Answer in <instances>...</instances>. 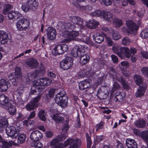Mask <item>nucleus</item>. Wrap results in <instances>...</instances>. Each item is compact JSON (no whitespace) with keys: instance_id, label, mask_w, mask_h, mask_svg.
<instances>
[{"instance_id":"nucleus-1","label":"nucleus","mask_w":148,"mask_h":148,"mask_svg":"<svg viewBox=\"0 0 148 148\" xmlns=\"http://www.w3.org/2000/svg\"><path fill=\"white\" fill-rule=\"evenodd\" d=\"M112 50L122 59L126 58H129L131 56L129 49L126 47H119L118 44H114L112 47Z\"/></svg>"},{"instance_id":"nucleus-2","label":"nucleus","mask_w":148,"mask_h":148,"mask_svg":"<svg viewBox=\"0 0 148 148\" xmlns=\"http://www.w3.org/2000/svg\"><path fill=\"white\" fill-rule=\"evenodd\" d=\"M55 100L56 103L62 108L66 106L67 104V97L62 92H60L57 94L55 98Z\"/></svg>"},{"instance_id":"nucleus-3","label":"nucleus","mask_w":148,"mask_h":148,"mask_svg":"<svg viewBox=\"0 0 148 148\" xmlns=\"http://www.w3.org/2000/svg\"><path fill=\"white\" fill-rule=\"evenodd\" d=\"M38 3L36 0H27L25 5H22V9L25 12L29 10H35L38 6Z\"/></svg>"},{"instance_id":"nucleus-4","label":"nucleus","mask_w":148,"mask_h":148,"mask_svg":"<svg viewBox=\"0 0 148 148\" xmlns=\"http://www.w3.org/2000/svg\"><path fill=\"white\" fill-rule=\"evenodd\" d=\"M73 64V59L70 56H66L65 58L60 63V67L64 70H67Z\"/></svg>"},{"instance_id":"nucleus-5","label":"nucleus","mask_w":148,"mask_h":148,"mask_svg":"<svg viewBox=\"0 0 148 148\" xmlns=\"http://www.w3.org/2000/svg\"><path fill=\"white\" fill-rule=\"evenodd\" d=\"M29 24V20L27 18H23L19 20L16 24L17 27L20 30H25Z\"/></svg>"},{"instance_id":"nucleus-6","label":"nucleus","mask_w":148,"mask_h":148,"mask_svg":"<svg viewBox=\"0 0 148 148\" xmlns=\"http://www.w3.org/2000/svg\"><path fill=\"white\" fill-rule=\"evenodd\" d=\"M75 27V26L73 24L62 21L58 22L57 27L58 29L60 31H63L67 29H73Z\"/></svg>"},{"instance_id":"nucleus-7","label":"nucleus","mask_w":148,"mask_h":148,"mask_svg":"<svg viewBox=\"0 0 148 148\" xmlns=\"http://www.w3.org/2000/svg\"><path fill=\"white\" fill-rule=\"evenodd\" d=\"M126 25L127 28L128 33L130 34H133L136 32L138 28V26L132 20L126 21Z\"/></svg>"},{"instance_id":"nucleus-8","label":"nucleus","mask_w":148,"mask_h":148,"mask_svg":"<svg viewBox=\"0 0 148 148\" xmlns=\"http://www.w3.org/2000/svg\"><path fill=\"white\" fill-rule=\"evenodd\" d=\"M6 132L7 134L12 138H16L18 136V132L16 128L12 126L6 127Z\"/></svg>"},{"instance_id":"nucleus-9","label":"nucleus","mask_w":148,"mask_h":148,"mask_svg":"<svg viewBox=\"0 0 148 148\" xmlns=\"http://www.w3.org/2000/svg\"><path fill=\"white\" fill-rule=\"evenodd\" d=\"M51 80L48 78L46 77H42L34 81V84L38 86L42 85L44 86H48L51 83Z\"/></svg>"},{"instance_id":"nucleus-10","label":"nucleus","mask_w":148,"mask_h":148,"mask_svg":"<svg viewBox=\"0 0 148 148\" xmlns=\"http://www.w3.org/2000/svg\"><path fill=\"white\" fill-rule=\"evenodd\" d=\"M42 134L39 131L34 130L32 132L30 135V139L33 141L40 140L43 137Z\"/></svg>"},{"instance_id":"nucleus-11","label":"nucleus","mask_w":148,"mask_h":148,"mask_svg":"<svg viewBox=\"0 0 148 148\" xmlns=\"http://www.w3.org/2000/svg\"><path fill=\"white\" fill-rule=\"evenodd\" d=\"M69 20L74 24H76L82 27L83 24V19L76 16H71L69 17Z\"/></svg>"},{"instance_id":"nucleus-12","label":"nucleus","mask_w":148,"mask_h":148,"mask_svg":"<svg viewBox=\"0 0 148 148\" xmlns=\"http://www.w3.org/2000/svg\"><path fill=\"white\" fill-rule=\"evenodd\" d=\"M26 64L30 68L34 69L37 67L39 63L37 60L34 58H30L26 61Z\"/></svg>"},{"instance_id":"nucleus-13","label":"nucleus","mask_w":148,"mask_h":148,"mask_svg":"<svg viewBox=\"0 0 148 148\" xmlns=\"http://www.w3.org/2000/svg\"><path fill=\"white\" fill-rule=\"evenodd\" d=\"M8 39V34L3 31H0V43L2 44H7Z\"/></svg>"},{"instance_id":"nucleus-14","label":"nucleus","mask_w":148,"mask_h":148,"mask_svg":"<svg viewBox=\"0 0 148 148\" xmlns=\"http://www.w3.org/2000/svg\"><path fill=\"white\" fill-rule=\"evenodd\" d=\"M8 98L4 95H0V104L4 106V108H6L10 104L8 102Z\"/></svg>"},{"instance_id":"nucleus-15","label":"nucleus","mask_w":148,"mask_h":148,"mask_svg":"<svg viewBox=\"0 0 148 148\" xmlns=\"http://www.w3.org/2000/svg\"><path fill=\"white\" fill-rule=\"evenodd\" d=\"M47 34L48 38L50 40H53L56 37V30L52 27H49L47 29Z\"/></svg>"},{"instance_id":"nucleus-16","label":"nucleus","mask_w":148,"mask_h":148,"mask_svg":"<svg viewBox=\"0 0 148 148\" xmlns=\"http://www.w3.org/2000/svg\"><path fill=\"white\" fill-rule=\"evenodd\" d=\"M147 87L146 84L144 83L142 86H140V88L138 89L135 94L136 97H140L144 95L145 90Z\"/></svg>"},{"instance_id":"nucleus-17","label":"nucleus","mask_w":148,"mask_h":148,"mask_svg":"<svg viewBox=\"0 0 148 148\" xmlns=\"http://www.w3.org/2000/svg\"><path fill=\"white\" fill-rule=\"evenodd\" d=\"M109 93L107 90L105 88L103 91L102 90H99L97 94V97L100 99H105Z\"/></svg>"},{"instance_id":"nucleus-18","label":"nucleus","mask_w":148,"mask_h":148,"mask_svg":"<svg viewBox=\"0 0 148 148\" xmlns=\"http://www.w3.org/2000/svg\"><path fill=\"white\" fill-rule=\"evenodd\" d=\"M71 53V55L76 58L79 57L81 55V52L79 46H75L72 50Z\"/></svg>"},{"instance_id":"nucleus-19","label":"nucleus","mask_w":148,"mask_h":148,"mask_svg":"<svg viewBox=\"0 0 148 148\" xmlns=\"http://www.w3.org/2000/svg\"><path fill=\"white\" fill-rule=\"evenodd\" d=\"M8 88V82L4 79H0V91H5L7 90Z\"/></svg>"},{"instance_id":"nucleus-20","label":"nucleus","mask_w":148,"mask_h":148,"mask_svg":"<svg viewBox=\"0 0 148 148\" xmlns=\"http://www.w3.org/2000/svg\"><path fill=\"white\" fill-rule=\"evenodd\" d=\"M126 144L128 148H137L136 142L134 140L130 138L126 139Z\"/></svg>"},{"instance_id":"nucleus-21","label":"nucleus","mask_w":148,"mask_h":148,"mask_svg":"<svg viewBox=\"0 0 148 148\" xmlns=\"http://www.w3.org/2000/svg\"><path fill=\"white\" fill-rule=\"evenodd\" d=\"M90 86V83L88 80L82 81L79 83V89L81 90L86 89L89 87Z\"/></svg>"},{"instance_id":"nucleus-22","label":"nucleus","mask_w":148,"mask_h":148,"mask_svg":"<svg viewBox=\"0 0 148 148\" xmlns=\"http://www.w3.org/2000/svg\"><path fill=\"white\" fill-rule=\"evenodd\" d=\"M146 121L143 119H138L134 123V125L137 128H143L146 125Z\"/></svg>"},{"instance_id":"nucleus-23","label":"nucleus","mask_w":148,"mask_h":148,"mask_svg":"<svg viewBox=\"0 0 148 148\" xmlns=\"http://www.w3.org/2000/svg\"><path fill=\"white\" fill-rule=\"evenodd\" d=\"M99 25L98 22L94 19L90 20L86 24V26L91 29H95Z\"/></svg>"},{"instance_id":"nucleus-24","label":"nucleus","mask_w":148,"mask_h":148,"mask_svg":"<svg viewBox=\"0 0 148 148\" xmlns=\"http://www.w3.org/2000/svg\"><path fill=\"white\" fill-rule=\"evenodd\" d=\"M24 92L23 88H19L16 90H14L12 95L14 98H17L18 97H21L23 96Z\"/></svg>"},{"instance_id":"nucleus-25","label":"nucleus","mask_w":148,"mask_h":148,"mask_svg":"<svg viewBox=\"0 0 148 148\" xmlns=\"http://www.w3.org/2000/svg\"><path fill=\"white\" fill-rule=\"evenodd\" d=\"M34 84L35 85H34L31 88V93L33 94H35V93L37 92V91L40 92L44 90V87L40 86H39L36 85L35 84Z\"/></svg>"},{"instance_id":"nucleus-26","label":"nucleus","mask_w":148,"mask_h":148,"mask_svg":"<svg viewBox=\"0 0 148 148\" xmlns=\"http://www.w3.org/2000/svg\"><path fill=\"white\" fill-rule=\"evenodd\" d=\"M53 119L56 123H62L64 120L63 117L60 114H56L53 115Z\"/></svg>"},{"instance_id":"nucleus-27","label":"nucleus","mask_w":148,"mask_h":148,"mask_svg":"<svg viewBox=\"0 0 148 148\" xmlns=\"http://www.w3.org/2000/svg\"><path fill=\"white\" fill-rule=\"evenodd\" d=\"M46 115L47 114L45 110L42 109L39 111L38 114V116L39 119L44 122L46 120Z\"/></svg>"},{"instance_id":"nucleus-28","label":"nucleus","mask_w":148,"mask_h":148,"mask_svg":"<svg viewBox=\"0 0 148 148\" xmlns=\"http://www.w3.org/2000/svg\"><path fill=\"white\" fill-rule=\"evenodd\" d=\"M102 13V16L106 20L110 21L112 20V14L111 12L103 11Z\"/></svg>"},{"instance_id":"nucleus-29","label":"nucleus","mask_w":148,"mask_h":148,"mask_svg":"<svg viewBox=\"0 0 148 148\" xmlns=\"http://www.w3.org/2000/svg\"><path fill=\"white\" fill-rule=\"evenodd\" d=\"M113 81H117L120 83L123 82L124 79L123 77L120 75L119 73H116V74H114L112 76Z\"/></svg>"},{"instance_id":"nucleus-30","label":"nucleus","mask_w":148,"mask_h":148,"mask_svg":"<svg viewBox=\"0 0 148 148\" xmlns=\"http://www.w3.org/2000/svg\"><path fill=\"white\" fill-rule=\"evenodd\" d=\"M89 56L86 54H84L80 57V62L82 64H86L89 61Z\"/></svg>"},{"instance_id":"nucleus-31","label":"nucleus","mask_w":148,"mask_h":148,"mask_svg":"<svg viewBox=\"0 0 148 148\" xmlns=\"http://www.w3.org/2000/svg\"><path fill=\"white\" fill-rule=\"evenodd\" d=\"M134 79L135 83L138 85H141L143 82V79L140 75H136L134 76Z\"/></svg>"},{"instance_id":"nucleus-32","label":"nucleus","mask_w":148,"mask_h":148,"mask_svg":"<svg viewBox=\"0 0 148 148\" xmlns=\"http://www.w3.org/2000/svg\"><path fill=\"white\" fill-rule=\"evenodd\" d=\"M50 144L51 146H53V148H60L59 140L57 139L56 137L51 141Z\"/></svg>"},{"instance_id":"nucleus-33","label":"nucleus","mask_w":148,"mask_h":148,"mask_svg":"<svg viewBox=\"0 0 148 148\" xmlns=\"http://www.w3.org/2000/svg\"><path fill=\"white\" fill-rule=\"evenodd\" d=\"M95 36V40L97 43H100L102 42L104 40V37L101 34L97 33Z\"/></svg>"},{"instance_id":"nucleus-34","label":"nucleus","mask_w":148,"mask_h":148,"mask_svg":"<svg viewBox=\"0 0 148 148\" xmlns=\"http://www.w3.org/2000/svg\"><path fill=\"white\" fill-rule=\"evenodd\" d=\"M79 34L78 31H73L70 32V40H76L77 39L76 37Z\"/></svg>"},{"instance_id":"nucleus-35","label":"nucleus","mask_w":148,"mask_h":148,"mask_svg":"<svg viewBox=\"0 0 148 148\" xmlns=\"http://www.w3.org/2000/svg\"><path fill=\"white\" fill-rule=\"evenodd\" d=\"M115 97L114 98L115 101L117 102H122L123 101L124 97L121 93L120 92H117L115 94Z\"/></svg>"},{"instance_id":"nucleus-36","label":"nucleus","mask_w":148,"mask_h":148,"mask_svg":"<svg viewBox=\"0 0 148 148\" xmlns=\"http://www.w3.org/2000/svg\"><path fill=\"white\" fill-rule=\"evenodd\" d=\"M1 121L0 122V127L2 128L8 125V122L7 119L4 117H1L0 118Z\"/></svg>"},{"instance_id":"nucleus-37","label":"nucleus","mask_w":148,"mask_h":148,"mask_svg":"<svg viewBox=\"0 0 148 148\" xmlns=\"http://www.w3.org/2000/svg\"><path fill=\"white\" fill-rule=\"evenodd\" d=\"M26 136L24 134H21L18 136L17 139V142L19 144H22L24 143L26 139Z\"/></svg>"},{"instance_id":"nucleus-38","label":"nucleus","mask_w":148,"mask_h":148,"mask_svg":"<svg viewBox=\"0 0 148 148\" xmlns=\"http://www.w3.org/2000/svg\"><path fill=\"white\" fill-rule=\"evenodd\" d=\"M80 141L77 138L75 140L73 143L70 146V148H79L80 145Z\"/></svg>"},{"instance_id":"nucleus-39","label":"nucleus","mask_w":148,"mask_h":148,"mask_svg":"<svg viewBox=\"0 0 148 148\" xmlns=\"http://www.w3.org/2000/svg\"><path fill=\"white\" fill-rule=\"evenodd\" d=\"M112 32H113L112 34V37L113 40H118L121 38V36L118 32L114 31L113 29H112Z\"/></svg>"},{"instance_id":"nucleus-40","label":"nucleus","mask_w":148,"mask_h":148,"mask_svg":"<svg viewBox=\"0 0 148 148\" xmlns=\"http://www.w3.org/2000/svg\"><path fill=\"white\" fill-rule=\"evenodd\" d=\"M36 107V104L32 101L26 106V108L29 111L33 110L35 109Z\"/></svg>"},{"instance_id":"nucleus-41","label":"nucleus","mask_w":148,"mask_h":148,"mask_svg":"<svg viewBox=\"0 0 148 148\" xmlns=\"http://www.w3.org/2000/svg\"><path fill=\"white\" fill-rule=\"evenodd\" d=\"M8 108V112L10 114L13 115L15 114L16 109L15 107L12 105L11 103L10 105L5 108Z\"/></svg>"},{"instance_id":"nucleus-42","label":"nucleus","mask_w":148,"mask_h":148,"mask_svg":"<svg viewBox=\"0 0 148 148\" xmlns=\"http://www.w3.org/2000/svg\"><path fill=\"white\" fill-rule=\"evenodd\" d=\"M53 50L55 51L56 53L58 55L63 53V51H62L61 45H58L56 46Z\"/></svg>"},{"instance_id":"nucleus-43","label":"nucleus","mask_w":148,"mask_h":148,"mask_svg":"<svg viewBox=\"0 0 148 148\" xmlns=\"http://www.w3.org/2000/svg\"><path fill=\"white\" fill-rule=\"evenodd\" d=\"M79 9L82 11H90L92 9V6L90 5H88L86 6H79Z\"/></svg>"},{"instance_id":"nucleus-44","label":"nucleus","mask_w":148,"mask_h":148,"mask_svg":"<svg viewBox=\"0 0 148 148\" xmlns=\"http://www.w3.org/2000/svg\"><path fill=\"white\" fill-rule=\"evenodd\" d=\"M12 8V6L10 4H5L3 7V12L4 14H7L8 12Z\"/></svg>"},{"instance_id":"nucleus-45","label":"nucleus","mask_w":148,"mask_h":148,"mask_svg":"<svg viewBox=\"0 0 148 148\" xmlns=\"http://www.w3.org/2000/svg\"><path fill=\"white\" fill-rule=\"evenodd\" d=\"M69 119H67L65 121L66 123L63 125V127L62 129V131L63 133L64 134H66L67 133L69 128Z\"/></svg>"},{"instance_id":"nucleus-46","label":"nucleus","mask_w":148,"mask_h":148,"mask_svg":"<svg viewBox=\"0 0 148 148\" xmlns=\"http://www.w3.org/2000/svg\"><path fill=\"white\" fill-rule=\"evenodd\" d=\"M32 146L36 148H41L43 146L42 144L38 141H33Z\"/></svg>"},{"instance_id":"nucleus-47","label":"nucleus","mask_w":148,"mask_h":148,"mask_svg":"<svg viewBox=\"0 0 148 148\" xmlns=\"http://www.w3.org/2000/svg\"><path fill=\"white\" fill-rule=\"evenodd\" d=\"M113 23L116 27H119L123 24L122 21L118 18L114 19L113 21Z\"/></svg>"},{"instance_id":"nucleus-48","label":"nucleus","mask_w":148,"mask_h":148,"mask_svg":"<svg viewBox=\"0 0 148 148\" xmlns=\"http://www.w3.org/2000/svg\"><path fill=\"white\" fill-rule=\"evenodd\" d=\"M131 42V40L127 37H124L122 39V44L125 46L129 45Z\"/></svg>"},{"instance_id":"nucleus-49","label":"nucleus","mask_w":148,"mask_h":148,"mask_svg":"<svg viewBox=\"0 0 148 148\" xmlns=\"http://www.w3.org/2000/svg\"><path fill=\"white\" fill-rule=\"evenodd\" d=\"M74 139L69 138L64 142L63 144L64 147H66L69 145L71 146L74 141Z\"/></svg>"},{"instance_id":"nucleus-50","label":"nucleus","mask_w":148,"mask_h":148,"mask_svg":"<svg viewBox=\"0 0 148 148\" xmlns=\"http://www.w3.org/2000/svg\"><path fill=\"white\" fill-rule=\"evenodd\" d=\"M140 36L142 38H146L148 37V28L142 31L140 33Z\"/></svg>"},{"instance_id":"nucleus-51","label":"nucleus","mask_w":148,"mask_h":148,"mask_svg":"<svg viewBox=\"0 0 148 148\" xmlns=\"http://www.w3.org/2000/svg\"><path fill=\"white\" fill-rule=\"evenodd\" d=\"M104 36L106 38V40L107 42L108 45L109 46H112L114 42L111 39L108 37L106 34H104Z\"/></svg>"},{"instance_id":"nucleus-52","label":"nucleus","mask_w":148,"mask_h":148,"mask_svg":"<svg viewBox=\"0 0 148 148\" xmlns=\"http://www.w3.org/2000/svg\"><path fill=\"white\" fill-rule=\"evenodd\" d=\"M22 73L21 69L19 67H16L15 69V76L18 78H21V77Z\"/></svg>"},{"instance_id":"nucleus-53","label":"nucleus","mask_w":148,"mask_h":148,"mask_svg":"<svg viewBox=\"0 0 148 148\" xmlns=\"http://www.w3.org/2000/svg\"><path fill=\"white\" fill-rule=\"evenodd\" d=\"M141 136L144 141L148 142V131L143 132L141 134Z\"/></svg>"},{"instance_id":"nucleus-54","label":"nucleus","mask_w":148,"mask_h":148,"mask_svg":"<svg viewBox=\"0 0 148 148\" xmlns=\"http://www.w3.org/2000/svg\"><path fill=\"white\" fill-rule=\"evenodd\" d=\"M87 0H73L72 4L76 6L79 9V6H81L79 5V3L82 2H85Z\"/></svg>"},{"instance_id":"nucleus-55","label":"nucleus","mask_w":148,"mask_h":148,"mask_svg":"<svg viewBox=\"0 0 148 148\" xmlns=\"http://www.w3.org/2000/svg\"><path fill=\"white\" fill-rule=\"evenodd\" d=\"M0 147L2 148H8L10 147V145L7 141L2 140L0 141Z\"/></svg>"},{"instance_id":"nucleus-56","label":"nucleus","mask_w":148,"mask_h":148,"mask_svg":"<svg viewBox=\"0 0 148 148\" xmlns=\"http://www.w3.org/2000/svg\"><path fill=\"white\" fill-rule=\"evenodd\" d=\"M103 11H101L98 10L92 13V15L98 17L100 16H102Z\"/></svg>"},{"instance_id":"nucleus-57","label":"nucleus","mask_w":148,"mask_h":148,"mask_svg":"<svg viewBox=\"0 0 148 148\" xmlns=\"http://www.w3.org/2000/svg\"><path fill=\"white\" fill-rule=\"evenodd\" d=\"M16 12L15 11H12L8 13V16L10 19H15Z\"/></svg>"},{"instance_id":"nucleus-58","label":"nucleus","mask_w":148,"mask_h":148,"mask_svg":"<svg viewBox=\"0 0 148 148\" xmlns=\"http://www.w3.org/2000/svg\"><path fill=\"white\" fill-rule=\"evenodd\" d=\"M86 136L87 142V148H90L92 143L90 137L89 136L87 133L86 134Z\"/></svg>"},{"instance_id":"nucleus-59","label":"nucleus","mask_w":148,"mask_h":148,"mask_svg":"<svg viewBox=\"0 0 148 148\" xmlns=\"http://www.w3.org/2000/svg\"><path fill=\"white\" fill-rule=\"evenodd\" d=\"M83 70L84 71V73H85V74L86 76L89 75L92 69L90 66L88 67V66H86L85 68Z\"/></svg>"},{"instance_id":"nucleus-60","label":"nucleus","mask_w":148,"mask_h":148,"mask_svg":"<svg viewBox=\"0 0 148 148\" xmlns=\"http://www.w3.org/2000/svg\"><path fill=\"white\" fill-rule=\"evenodd\" d=\"M141 71L144 75L148 77V67H144L141 68Z\"/></svg>"},{"instance_id":"nucleus-61","label":"nucleus","mask_w":148,"mask_h":148,"mask_svg":"<svg viewBox=\"0 0 148 148\" xmlns=\"http://www.w3.org/2000/svg\"><path fill=\"white\" fill-rule=\"evenodd\" d=\"M19 78L16 77L15 76V77H12L10 80L12 84L14 86H16L17 85V82L18 81V79Z\"/></svg>"},{"instance_id":"nucleus-62","label":"nucleus","mask_w":148,"mask_h":148,"mask_svg":"<svg viewBox=\"0 0 148 148\" xmlns=\"http://www.w3.org/2000/svg\"><path fill=\"white\" fill-rule=\"evenodd\" d=\"M104 124V123L103 122L101 121L99 123L97 124L95 126L96 128V131H97L99 129H103V125Z\"/></svg>"},{"instance_id":"nucleus-63","label":"nucleus","mask_w":148,"mask_h":148,"mask_svg":"<svg viewBox=\"0 0 148 148\" xmlns=\"http://www.w3.org/2000/svg\"><path fill=\"white\" fill-rule=\"evenodd\" d=\"M120 88V86L119 84L117 82H115L113 84V87L112 88V92L119 89Z\"/></svg>"},{"instance_id":"nucleus-64","label":"nucleus","mask_w":148,"mask_h":148,"mask_svg":"<svg viewBox=\"0 0 148 148\" xmlns=\"http://www.w3.org/2000/svg\"><path fill=\"white\" fill-rule=\"evenodd\" d=\"M66 136L64 134H62L56 137L57 139L59 140L60 141H62L64 140L66 138Z\"/></svg>"}]
</instances>
